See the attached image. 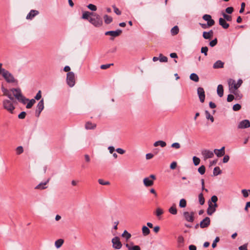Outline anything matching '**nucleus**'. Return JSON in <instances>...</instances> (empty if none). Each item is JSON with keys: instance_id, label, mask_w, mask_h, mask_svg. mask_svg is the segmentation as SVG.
Returning a JSON list of instances; mask_svg holds the SVG:
<instances>
[{"instance_id": "1", "label": "nucleus", "mask_w": 250, "mask_h": 250, "mask_svg": "<svg viewBox=\"0 0 250 250\" xmlns=\"http://www.w3.org/2000/svg\"><path fill=\"white\" fill-rule=\"evenodd\" d=\"M11 94H13V97H15L19 102L25 104L26 102L28 101V99L23 96L20 88H12L11 89Z\"/></svg>"}, {"instance_id": "2", "label": "nucleus", "mask_w": 250, "mask_h": 250, "mask_svg": "<svg viewBox=\"0 0 250 250\" xmlns=\"http://www.w3.org/2000/svg\"><path fill=\"white\" fill-rule=\"evenodd\" d=\"M0 74L2 76L6 82L8 83L17 82V81L14 78L13 75L5 69L2 70H0Z\"/></svg>"}, {"instance_id": "3", "label": "nucleus", "mask_w": 250, "mask_h": 250, "mask_svg": "<svg viewBox=\"0 0 250 250\" xmlns=\"http://www.w3.org/2000/svg\"><path fill=\"white\" fill-rule=\"evenodd\" d=\"M16 102L15 99L10 100V99H6L4 100L2 102V104L3 108L9 111L11 113H13L15 107L13 104Z\"/></svg>"}, {"instance_id": "4", "label": "nucleus", "mask_w": 250, "mask_h": 250, "mask_svg": "<svg viewBox=\"0 0 250 250\" xmlns=\"http://www.w3.org/2000/svg\"><path fill=\"white\" fill-rule=\"evenodd\" d=\"M93 17L90 18L89 21L95 27H100L103 24V21L100 16L95 13H94Z\"/></svg>"}, {"instance_id": "5", "label": "nucleus", "mask_w": 250, "mask_h": 250, "mask_svg": "<svg viewBox=\"0 0 250 250\" xmlns=\"http://www.w3.org/2000/svg\"><path fill=\"white\" fill-rule=\"evenodd\" d=\"M66 82L67 84L71 87L75 84V74L73 72H68L66 76Z\"/></svg>"}, {"instance_id": "6", "label": "nucleus", "mask_w": 250, "mask_h": 250, "mask_svg": "<svg viewBox=\"0 0 250 250\" xmlns=\"http://www.w3.org/2000/svg\"><path fill=\"white\" fill-rule=\"evenodd\" d=\"M236 84V82L234 80L229 79L228 80L229 89L231 93H233L235 95H236L235 90L237 89V86Z\"/></svg>"}, {"instance_id": "7", "label": "nucleus", "mask_w": 250, "mask_h": 250, "mask_svg": "<svg viewBox=\"0 0 250 250\" xmlns=\"http://www.w3.org/2000/svg\"><path fill=\"white\" fill-rule=\"evenodd\" d=\"M194 212L193 211L190 212L188 211H185L183 212V216L185 220L188 222H193L194 221Z\"/></svg>"}, {"instance_id": "8", "label": "nucleus", "mask_w": 250, "mask_h": 250, "mask_svg": "<svg viewBox=\"0 0 250 250\" xmlns=\"http://www.w3.org/2000/svg\"><path fill=\"white\" fill-rule=\"evenodd\" d=\"M112 243L113 248L115 249L119 250L122 247V244L120 240V238L117 236L112 238Z\"/></svg>"}, {"instance_id": "9", "label": "nucleus", "mask_w": 250, "mask_h": 250, "mask_svg": "<svg viewBox=\"0 0 250 250\" xmlns=\"http://www.w3.org/2000/svg\"><path fill=\"white\" fill-rule=\"evenodd\" d=\"M201 153L203 156L204 160L211 158L214 156V152L208 149L203 150Z\"/></svg>"}, {"instance_id": "10", "label": "nucleus", "mask_w": 250, "mask_h": 250, "mask_svg": "<svg viewBox=\"0 0 250 250\" xmlns=\"http://www.w3.org/2000/svg\"><path fill=\"white\" fill-rule=\"evenodd\" d=\"M122 30L120 29H118L116 31H107L105 33V35L111 36L112 37L110 38V40H113V38L119 36L121 33Z\"/></svg>"}, {"instance_id": "11", "label": "nucleus", "mask_w": 250, "mask_h": 250, "mask_svg": "<svg viewBox=\"0 0 250 250\" xmlns=\"http://www.w3.org/2000/svg\"><path fill=\"white\" fill-rule=\"evenodd\" d=\"M217 207V204H212L210 201L208 202V208L207 209L208 215H211L216 210V207Z\"/></svg>"}, {"instance_id": "12", "label": "nucleus", "mask_w": 250, "mask_h": 250, "mask_svg": "<svg viewBox=\"0 0 250 250\" xmlns=\"http://www.w3.org/2000/svg\"><path fill=\"white\" fill-rule=\"evenodd\" d=\"M197 94L200 102L204 103L205 99V94L204 88L202 87H198L197 89Z\"/></svg>"}, {"instance_id": "13", "label": "nucleus", "mask_w": 250, "mask_h": 250, "mask_svg": "<svg viewBox=\"0 0 250 250\" xmlns=\"http://www.w3.org/2000/svg\"><path fill=\"white\" fill-rule=\"evenodd\" d=\"M203 19L207 21L208 25V26H211L213 25L215 23V21L211 19V17L210 15L208 14H205L203 16Z\"/></svg>"}, {"instance_id": "14", "label": "nucleus", "mask_w": 250, "mask_h": 250, "mask_svg": "<svg viewBox=\"0 0 250 250\" xmlns=\"http://www.w3.org/2000/svg\"><path fill=\"white\" fill-rule=\"evenodd\" d=\"M210 223V220L208 217H205L200 223V226L201 228H207Z\"/></svg>"}, {"instance_id": "15", "label": "nucleus", "mask_w": 250, "mask_h": 250, "mask_svg": "<svg viewBox=\"0 0 250 250\" xmlns=\"http://www.w3.org/2000/svg\"><path fill=\"white\" fill-rule=\"evenodd\" d=\"M250 126V122L248 120H244L240 122L238 128H246Z\"/></svg>"}, {"instance_id": "16", "label": "nucleus", "mask_w": 250, "mask_h": 250, "mask_svg": "<svg viewBox=\"0 0 250 250\" xmlns=\"http://www.w3.org/2000/svg\"><path fill=\"white\" fill-rule=\"evenodd\" d=\"M225 146H223L220 149H215L214 150V153L216 155V156L218 157H221L225 155Z\"/></svg>"}, {"instance_id": "17", "label": "nucleus", "mask_w": 250, "mask_h": 250, "mask_svg": "<svg viewBox=\"0 0 250 250\" xmlns=\"http://www.w3.org/2000/svg\"><path fill=\"white\" fill-rule=\"evenodd\" d=\"M2 91L3 93V94L5 96H6L9 99L14 100V97L11 94V89L8 90L4 87H2Z\"/></svg>"}, {"instance_id": "18", "label": "nucleus", "mask_w": 250, "mask_h": 250, "mask_svg": "<svg viewBox=\"0 0 250 250\" xmlns=\"http://www.w3.org/2000/svg\"><path fill=\"white\" fill-rule=\"evenodd\" d=\"M39 11L35 10H31L26 16L28 20H32L34 17L39 14Z\"/></svg>"}, {"instance_id": "19", "label": "nucleus", "mask_w": 250, "mask_h": 250, "mask_svg": "<svg viewBox=\"0 0 250 250\" xmlns=\"http://www.w3.org/2000/svg\"><path fill=\"white\" fill-rule=\"evenodd\" d=\"M144 185L146 187H151L153 185L154 182L153 180L149 179L148 177L145 178L143 180Z\"/></svg>"}, {"instance_id": "20", "label": "nucleus", "mask_w": 250, "mask_h": 250, "mask_svg": "<svg viewBox=\"0 0 250 250\" xmlns=\"http://www.w3.org/2000/svg\"><path fill=\"white\" fill-rule=\"evenodd\" d=\"M213 31L210 30L208 32L204 31L203 33V37L205 39H210L213 37Z\"/></svg>"}, {"instance_id": "21", "label": "nucleus", "mask_w": 250, "mask_h": 250, "mask_svg": "<svg viewBox=\"0 0 250 250\" xmlns=\"http://www.w3.org/2000/svg\"><path fill=\"white\" fill-rule=\"evenodd\" d=\"M219 23L224 29H227L229 27V24L222 18H219Z\"/></svg>"}, {"instance_id": "22", "label": "nucleus", "mask_w": 250, "mask_h": 250, "mask_svg": "<svg viewBox=\"0 0 250 250\" xmlns=\"http://www.w3.org/2000/svg\"><path fill=\"white\" fill-rule=\"evenodd\" d=\"M224 63L220 60L216 61L213 65L214 69L222 68L224 67Z\"/></svg>"}, {"instance_id": "23", "label": "nucleus", "mask_w": 250, "mask_h": 250, "mask_svg": "<svg viewBox=\"0 0 250 250\" xmlns=\"http://www.w3.org/2000/svg\"><path fill=\"white\" fill-rule=\"evenodd\" d=\"M94 15V13L93 12H90L88 11H85L83 13L82 18L84 20H87L89 21L90 16Z\"/></svg>"}, {"instance_id": "24", "label": "nucleus", "mask_w": 250, "mask_h": 250, "mask_svg": "<svg viewBox=\"0 0 250 250\" xmlns=\"http://www.w3.org/2000/svg\"><path fill=\"white\" fill-rule=\"evenodd\" d=\"M217 94L220 97H222L224 94L223 86L222 84H219L217 87Z\"/></svg>"}, {"instance_id": "25", "label": "nucleus", "mask_w": 250, "mask_h": 250, "mask_svg": "<svg viewBox=\"0 0 250 250\" xmlns=\"http://www.w3.org/2000/svg\"><path fill=\"white\" fill-rule=\"evenodd\" d=\"M96 127L95 124H92L91 122H88L85 125V127L86 129H93Z\"/></svg>"}, {"instance_id": "26", "label": "nucleus", "mask_w": 250, "mask_h": 250, "mask_svg": "<svg viewBox=\"0 0 250 250\" xmlns=\"http://www.w3.org/2000/svg\"><path fill=\"white\" fill-rule=\"evenodd\" d=\"M168 211L170 213L173 215H176L177 213V210L176 208V205L173 204L169 209Z\"/></svg>"}, {"instance_id": "27", "label": "nucleus", "mask_w": 250, "mask_h": 250, "mask_svg": "<svg viewBox=\"0 0 250 250\" xmlns=\"http://www.w3.org/2000/svg\"><path fill=\"white\" fill-rule=\"evenodd\" d=\"M49 179H48L46 182L44 183H41L38 185H37L35 188L36 189H43L46 188L45 186L46 185V184L49 182Z\"/></svg>"}, {"instance_id": "28", "label": "nucleus", "mask_w": 250, "mask_h": 250, "mask_svg": "<svg viewBox=\"0 0 250 250\" xmlns=\"http://www.w3.org/2000/svg\"><path fill=\"white\" fill-rule=\"evenodd\" d=\"M154 146H160L162 147H164L166 146L167 144L165 141H158L155 142L153 144Z\"/></svg>"}, {"instance_id": "29", "label": "nucleus", "mask_w": 250, "mask_h": 250, "mask_svg": "<svg viewBox=\"0 0 250 250\" xmlns=\"http://www.w3.org/2000/svg\"><path fill=\"white\" fill-rule=\"evenodd\" d=\"M189 78L191 80L195 82H198L199 80L198 76L196 73H191L190 74Z\"/></svg>"}, {"instance_id": "30", "label": "nucleus", "mask_w": 250, "mask_h": 250, "mask_svg": "<svg viewBox=\"0 0 250 250\" xmlns=\"http://www.w3.org/2000/svg\"><path fill=\"white\" fill-rule=\"evenodd\" d=\"M44 108V103H43V100H41L38 103L37 106V109L38 110H40V111H42V110Z\"/></svg>"}, {"instance_id": "31", "label": "nucleus", "mask_w": 250, "mask_h": 250, "mask_svg": "<svg viewBox=\"0 0 250 250\" xmlns=\"http://www.w3.org/2000/svg\"><path fill=\"white\" fill-rule=\"evenodd\" d=\"M142 233L144 236H147L150 233V230L148 227L144 226L142 227Z\"/></svg>"}, {"instance_id": "32", "label": "nucleus", "mask_w": 250, "mask_h": 250, "mask_svg": "<svg viewBox=\"0 0 250 250\" xmlns=\"http://www.w3.org/2000/svg\"><path fill=\"white\" fill-rule=\"evenodd\" d=\"M63 242L64 241L63 239H59L55 241V246L57 249L60 248L62 246Z\"/></svg>"}, {"instance_id": "33", "label": "nucleus", "mask_w": 250, "mask_h": 250, "mask_svg": "<svg viewBox=\"0 0 250 250\" xmlns=\"http://www.w3.org/2000/svg\"><path fill=\"white\" fill-rule=\"evenodd\" d=\"M221 173H222V170L220 169V168L219 167H216L214 168L213 172L214 176H217Z\"/></svg>"}, {"instance_id": "34", "label": "nucleus", "mask_w": 250, "mask_h": 250, "mask_svg": "<svg viewBox=\"0 0 250 250\" xmlns=\"http://www.w3.org/2000/svg\"><path fill=\"white\" fill-rule=\"evenodd\" d=\"M104 19L105 23L106 24H109L112 21V18L111 17L108 16L107 15H105L104 16Z\"/></svg>"}, {"instance_id": "35", "label": "nucleus", "mask_w": 250, "mask_h": 250, "mask_svg": "<svg viewBox=\"0 0 250 250\" xmlns=\"http://www.w3.org/2000/svg\"><path fill=\"white\" fill-rule=\"evenodd\" d=\"M179 28L177 26H174L171 29V34L172 35L174 36L177 35L179 32Z\"/></svg>"}, {"instance_id": "36", "label": "nucleus", "mask_w": 250, "mask_h": 250, "mask_svg": "<svg viewBox=\"0 0 250 250\" xmlns=\"http://www.w3.org/2000/svg\"><path fill=\"white\" fill-rule=\"evenodd\" d=\"M206 117L207 119L210 120L212 123L214 122L213 117L210 115L208 110L205 111Z\"/></svg>"}, {"instance_id": "37", "label": "nucleus", "mask_w": 250, "mask_h": 250, "mask_svg": "<svg viewBox=\"0 0 250 250\" xmlns=\"http://www.w3.org/2000/svg\"><path fill=\"white\" fill-rule=\"evenodd\" d=\"M199 202L200 205H203L205 203V199L202 193H200L198 195Z\"/></svg>"}, {"instance_id": "38", "label": "nucleus", "mask_w": 250, "mask_h": 250, "mask_svg": "<svg viewBox=\"0 0 250 250\" xmlns=\"http://www.w3.org/2000/svg\"><path fill=\"white\" fill-rule=\"evenodd\" d=\"M28 101H29V102L27 103L26 107L28 109H29L32 107L33 104L35 103L36 101L34 99H31L30 100H28Z\"/></svg>"}, {"instance_id": "39", "label": "nucleus", "mask_w": 250, "mask_h": 250, "mask_svg": "<svg viewBox=\"0 0 250 250\" xmlns=\"http://www.w3.org/2000/svg\"><path fill=\"white\" fill-rule=\"evenodd\" d=\"M187 206V201L185 199H182L179 202V207L181 208H185Z\"/></svg>"}, {"instance_id": "40", "label": "nucleus", "mask_w": 250, "mask_h": 250, "mask_svg": "<svg viewBox=\"0 0 250 250\" xmlns=\"http://www.w3.org/2000/svg\"><path fill=\"white\" fill-rule=\"evenodd\" d=\"M222 16H223V19H225V20H226V21H231L232 20L231 16H229V15L226 14L224 12L222 13Z\"/></svg>"}, {"instance_id": "41", "label": "nucleus", "mask_w": 250, "mask_h": 250, "mask_svg": "<svg viewBox=\"0 0 250 250\" xmlns=\"http://www.w3.org/2000/svg\"><path fill=\"white\" fill-rule=\"evenodd\" d=\"M177 241L179 244V247H182L184 243V237L182 236H179L178 237Z\"/></svg>"}, {"instance_id": "42", "label": "nucleus", "mask_w": 250, "mask_h": 250, "mask_svg": "<svg viewBox=\"0 0 250 250\" xmlns=\"http://www.w3.org/2000/svg\"><path fill=\"white\" fill-rule=\"evenodd\" d=\"M159 59L160 62H167V58L166 56H163V54H159Z\"/></svg>"}, {"instance_id": "43", "label": "nucleus", "mask_w": 250, "mask_h": 250, "mask_svg": "<svg viewBox=\"0 0 250 250\" xmlns=\"http://www.w3.org/2000/svg\"><path fill=\"white\" fill-rule=\"evenodd\" d=\"M206 170L205 167L203 165L201 166L198 168V171L201 174L203 175L205 173Z\"/></svg>"}, {"instance_id": "44", "label": "nucleus", "mask_w": 250, "mask_h": 250, "mask_svg": "<svg viewBox=\"0 0 250 250\" xmlns=\"http://www.w3.org/2000/svg\"><path fill=\"white\" fill-rule=\"evenodd\" d=\"M193 162L195 166H198L200 162V160L199 158L194 156L193 157Z\"/></svg>"}, {"instance_id": "45", "label": "nucleus", "mask_w": 250, "mask_h": 250, "mask_svg": "<svg viewBox=\"0 0 250 250\" xmlns=\"http://www.w3.org/2000/svg\"><path fill=\"white\" fill-rule=\"evenodd\" d=\"M163 210L160 208H158L156 210V215L158 217L163 214Z\"/></svg>"}, {"instance_id": "46", "label": "nucleus", "mask_w": 250, "mask_h": 250, "mask_svg": "<svg viewBox=\"0 0 250 250\" xmlns=\"http://www.w3.org/2000/svg\"><path fill=\"white\" fill-rule=\"evenodd\" d=\"M131 234L128 233L126 230H125L122 234V236L125 237L127 240L129 239L131 237Z\"/></svg>"}, {"instance_id": "47", "label": "nucleus", "mask_w": 250, "mask_h": 250, "mask_svg": "<svg viewBox=\"0 0 250 250\" xmlns=\"http://www.w3.org/2000/svg\"><path fill=\"white\" fill-rule=\"evenodd\" d=\"M99 183L101 185H109L110 184L109 182L104 181L103 179H99L98 180Z\"/></svg>"}, {"instance_id": "48", "label": "nucleus", "mask_w": 250, "mask_h": 250, "mask_svg": "<svg viewBox=\"0 0 250 250\" xmlns=\"http://www.w3.org/2000/svg\"><path fill=\"white\" fill-rule=\"evenodd\" d=\"M208 51V48L207 46L202 47L201 49V52L203 53L205 56H207Z\"/></svg>"}, {"instance_id": "49", "label": "nucleus", "mask_w": 250, "mask_h": 250, "mask_svg": "<svg viewBox=\"0 0 250 250\" xmlns=\"http://www.w3.org/2000/svg\"><path fill=\"white\" fill-rule=\"evenodd\" d=\"M23 152V147L21 146H18L16 148V153L18 155L21 154Z\"/></svg>"}, {"instance_id": "50", "label": "nucleus", "mask_w": 250, "mask_h": 250, "mask_svg": "<svg viewBox=\"0 0 250 250\" xmlns=\"http://www.w3.org/2000/svg\"><path fill=\"white\" fill-rule=\"evenodd\" d=\"M87 7L88 9L93 11H95L97 10V7L93 4H89L88 5Z\"/></svg>"}, {"instance_id": "51", "label": "nucleus", "mask_w": 250, "mask_h": 250, "mask_svg": "<svg viewBox=\"0 0 250 250\" xmlns=\"http://www.w3.org/2000/svg\"><path fill=\"white\" fill-rule=\"evenodd\" d=\"M171 147L178 149L181 147V145L179 143H174L172 144Z\"/></svg>"}, {"instance_id": "52", "label": "nucleus", "mask_w": 250, "mask_h": 250, "mask_svg": "<svg viewBox=\"0 0 250 250\" xmlns=\"http://www.w3.org/2000/svg\"><path fill=\"white\" fill-rule=\"evenodd\" d=\"M241 106L238 104H236L233 106L232 109L234 111H238L241 109Z\"/></svg>"}, {"instance_id": "53", "label": "nucleus", "mask_w": 250, "mask_h": 250, "mask_svg": "<svg viewBox=\"0 0 250 250\" xmlns=\"http://www.w3.org/2000/svg\"><path fill=\"white\" fill-rule=\"evenodd\" d=\"M220 240V238L219 237H216L215 240L213 241L212 244V247L213 248H215L216 247V243L218 242Z\"/></svg>"}, {"instance_id": "54", "label": "nucleus", "mask_w": 250, "mask_h": 250, "mask_svg": "<svg viewBox=\"0 0 250 250\" xmlns=\"http://www.w3.org/2000/svg\"><path fill=\"white\" fill-rule=\"evenodd\" d=\"M217 43V39L216 38L214 39L209 42V45L211 47H214Z\"/></svg>"}, {"instance_id": "55", "label": "nucleus", "mask_w": 250, "mask_h": 250, "mask_svg": "<svg viewBox=\"0 0 250 250\" xmlns=\"http://www.w3.org/2000/svg\"><path fill=\"white\" fill-rule=\"evenodd\" d=\"M113 63H110V64H103L101 65V68L102 69H106L108 68L111 65H113Z\"/></svg>"}, {"instance_id": "56", "label": "nucleus", "mask_w": 250, "mask_h": 250, "mask_svg": "<svg viewBox=\"0 0 250 250\" xmlns=\"http://www.w3.org/2000/svg\"><path fill=\"white\" fill-rule=\"evenodd\" d=\"M26 115V112L24 111H22L20 114H19L18 118L21 119H23L25 118Z\"/></svg>"}, {"instance_id": "57", "label": "nucleus", "mask_w": 250, "mask_h": 250, "mask_svg": "<svg viewBox=\"0 0 250 250\" xmlns=\"http://www.w3.org/2000/svg\"><path fill=\"white\" fill-rule=\"evenodd\" d=\"M233 11V8L232 7H228L226 9V12L228 14H230Z\"/></svg>"}, {"instance_id": "58", "label": "nucleus", "mask_w": 250, "mask_h": 250, "mask_svg": "<svg viewBox=\"0 0 250 250\" xmlns=\"http://www.w3.org/2000/svg\"><path fill=\"white\" fill-rule=\"evenodd\" d=\"M245 6H246V4L244 2H242L241 4V8L239 10V13H242L244 12V10H245Z\"/></svg>"}, {"instance_id": "59", "label": "nucleus", "mask_w": 250, "mask_h": 250, "mask_svg": "<svg viewBox=\"0 0 250 250\" xmlns=\"http://www.w3.org/2000/svg\"><path fill=\"white\" fill-rule=\"evenodd\" d=\"M234 96L232 94H229L228 96V97H227V101L228 102H230L231 101H233V100L234 99Z\"/></svg>"}, {"instance_id": "60", "label": "nucleus", "mask_w": 250, "mask_h": 250, "mask_svg": "<svg viewBox=\"0 0 250 250\" xmlns=\"http://www.w3.org/2000/svg\"><path fill=\"white\" fill-rule=\"evenodd\" d=\"M128 250H141L139 246H134L132 248L128 247Z\"/></svg>"}, {"instance_id": "61", "label": "nucleus", "mask_w": 250, "mask_h": 250, "mask_svg": "<svg viewBox=\"0 0 250 250\" xmlns=\"http://www.w3.org/2000/svg\"><path fill=\"white\" fill-rule=\"evenodd\" d=\"M249 190L248 191L246 189H242V193L243 194V195L244 197H247L249 196L248 193Z\"/></svg>"}, {"instance_id": "62", "label": "nucleus", "mask_w": 250, "mask_h": 250, "mask_svg": "<svg viewBox=\"0 0 250 250\" xmlns=\"http://www.w3.org/2000/svg\"><path fill=\"white\" fill-rule=\"evenodd\" d=\"M218 200V198L216 196L213 195L211 198V201L212 202H213L214 204H216V202Z\"/></svg>"}, {"instance_id": "63", "label": "nucleus", "mask_w": 250, "mask_h": 250, "mask_svg": "<svg viewBox=\"0 0 250 250\" xmlns=\"http://www.w3.org/2000/svg\"><path fill=\"white\" fill-rule=\"evenodd\" d=\"M41 97H42L41 91L40 90L36 94V96L35 97V98L37 100H39L41 98Z\"/></svg>"}, {"instance_id": "64", "label": "nucleus", "mask_w": 250, "mask_h": 250, "mask_svg": "<svg viewBox=\"0 0 250 250\" xmlns=\"http://www.w3.org/2000/svg\"><path fill=\"white\" fill-rule=\"evenodd\" d=\"M247 245H248L247 244H245L242 246H241L240 247H239V250H248Z\"/></svg>"}]
</instances>
